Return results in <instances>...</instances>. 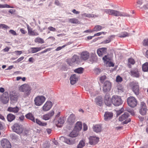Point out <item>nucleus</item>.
<instances>
[{"label": "nucleus", "instance_id": "f257e3e1", "mask_svg": "<svg viewBox=\"0 0 148 148\" xmlns=\"http://www.w3.org/2000/svg\"><path fill=\"white\" fill-rule=\"evenodd\" d=\"M101 10L106 14L110 15L115 16H130L129 14L123 12H120L116 10L110 9H102Z\"/></svg>", "mask_w": 148, "mask_h": 148}, {"label": "nucleus", "instance_id": "f03ea898", "mask_svg": "<svg viewBox=\"0 0 148 148\" xmlns=\"http://www.w3.org/2000/svg\"><path fill=\"white\" fill-rule=\"evenodd\" d=\"M18 88L19 91L24 93L25 96H28L31 93V88L27 84H25L19 86Z\"/></svg>", "mask_w": 148, "mask_h": 148}, {"label": "nucleus", "instance_id": "7ed1b4c3", "mask_svg": "<svg viewBox=\"0 0 148 148\" xmlns=\"http://www.w3.org/2000/svg\"><path fill=\"white\" fill-rule=\"evenodd\" d=\"M112 103L115 106H119L123 103V101L120 96L114 95L112 97Z\"/></svg>", "mask_w": 148, "mask_h": 148}, {"label": "nucleus", "instance_id": "20e7f679", "mask_svg": "<svg viewBox=\"0 0 148 148\" xmlns=\"http://www.w3.org/2000/svg\"><path fill=\"white\" fill-rule=\"evenodd\" d=\"M12 129L13 131L18 134H21L23 132V128L20 124L16 123L13 125Z\"/></svg>", "mask_w": 148, "mask_h": 148}, {"label": "nucleus", "instance_id": "39448f33", "mask_svg": "<svg viewBox=\"0 0 148 148\" xmlns=\"http://www.w3.org/2000/svg\"><path fill=\"white\" fill-rule=\"evenodd\" d=\"M46 98L43 96H38L35 98L34 101L36 106H40L43 104Z\"/></svg>", "mask_w": 148, "mask_h": 148}, {"label": "nucleus", "instance_id": "423d86ee", "mask_svg": "<svg viewBox=\"0 0 148 148\" xmlns=\"http://www.w3.org/2000/svg\"><path fill=\"white\" fill-rule=\"evenodd\" d=\"M129 116V114L128 113L125 112L119 118V120L121 121H125L122 122L123 124H127L131 121L130 119L128 118Z\"/></svg>", "mask_w": 148, "mask_h": 148}, {"label": "nucleus", "instance_id": "0eeeda50", "mask_svg": "<svg viewBox=\"0 0 148 148\" xmlns=\"http://www.w3.org/2000/svg\"><path fill=\"white\" fill-rule=\"evenodd\" d=\"M127 102L129 106L132 108L136 106L137 103L136 99L133 96H130L127 98Z\"/></svg>", "mask_w": 148, "mask_h": 148}, {"label": "nucleus", "instance_id": "6e6552de", "mask_svg": "<svg viewBox=\"0 0 148 148\" xmlns=\"http://www.w3.org/2000/svg\"><path fill=\"white\" fill-rule=\"evenodd\" d=\"M132 89L135 94L137 95L139 93V87L138 84L136 82H132L131 83Z\"/></svg>", "mask_w": 148, "mask_h": 148}, {"label": "nucleus", "instance_id": "1a4fd4ad", "mask_svg": "<svg viewBox=\"0 0 148 148\" xmlns=\"http://www.w3.org/2000/svg\"><path fill=\"white\" fill-rule=\"evenodd\" d=\"M2 147L3 148H11V145L9 141L6 138H3L1 141Z\"/></svg>", "mask_w": 148, "mask_h": 148}, {"label": "nucleus", "instance_id": "9d476101", "mask_svg": "<svg viewBox=\"0 0 148 148\" xmlns=\"http://www.w3.org/2000/svg\"><path fill=\"white\" fill-rule=\"evenodd\" d=\"M111 84L108 81H105L104 83L103 86V91L104 92H109L111 89Z\"/></svg>", "mask_w": 148, "mask_h": 148}, {"label": "nucleus", "instance_id": "9b49d317", "mask_svg": "<svg viewBox=\"0 0 148 148\" xmlns=\"http://www.w3.org/2000/svg\"><path fill=\"white\" fill-rule=\"evenodd\" d=\"M52 103L50 101H47L42 106V108L43 111H47L49 110L52 106Z\"/></svg>", "mask_w": 148, "mask_h": 148}, {"label": "nucleus", "instance_id": "f8f14e48", "mask_svg": "<svg viewBox=\"0 0 148 148\" xmlns=\"http://www.w3.org/2000/svg\"><path fill=\"white\" fill-rule=\"evenodd\" d=\"M9 100V98L8 92H5L1 97V101L3 103L6 104L8 102Z\"/></svg>", "mask_w": 148, "mask_h": 148}, {"label": "nucleus", "instance_id": "ddd939ff", "mask_svg": "<svg viewBox=\"0 0 148 148\" xmlns=\"http://www.w3.org/2000/svg\"><path fill=\"white\" fill-rule=\"evenodd\" d=\"M99 138L94 136H90L89 138V143L91 145L97 144L99 141Z\"/></svg>", "mask_w": 148, "mask_h": 148}, {"label": "nucleus", "instance_id": "4468645a", "mask_svg": "<svg viewBox=\"0 0 148 148\" xmlns=\"http://www.w3.org/2000/svg\"><path fill=\"white\" fill-rule=\"evenodd\" d=\"M10 97L11 100L14 101H16L18 99V94L14 91H12L10 92Z\"/></svg>", "mask_w": 148, "mask_h": 148}, {"label": "nucleus", "instance_id": "2eb2a0df", "mask_svg": "<svg viewBox=\"0 0 148 148\" xmlns=\"http://www.w3.org/2000/svg\"><path fill=\"white\" fill-rule=\"evenodd\" d=\"M107 49L106 47H102L98 49L97 51V54L99 56H102L107 53Z\"/></svg>", "mask_w": 148, "mask_h": 148}, {"label": "nucleus", "instance_id": "dca6fc26", "mask_svg": "<svg viewBox=\"0 0 148 148\" xmlns=\"http://www.w3.org/2000/svg\"><path fill=\"white\" fill-rule=\"evenodd\" d=\"M90 53L87 51L82 52L81 54V58L84 60L88 59L90 57Z\"/></svg>", "mask_w": 148, "mask_h": 148}, {"label": "nucleus", "instance_id": "f3484780", "mask_svg": "<svg viewBox=\"0 0 148 148\" xmlns=\"http://www.w3.org/2000/svg\"><path fill=\"white\" fill-rule=\"evenodd\" d=\"M27 27L28 33L29 35L33 36H37L39 35V34L37 32H35L34 30H32V29L29 27V25L27 24Z\"/></svg>", "mask_w": 148, "mask_h": 148}, {"label": "nucleus", "instance_id": "a211bd4d", "mask_svg": "<svg viewBox=\"0 0 148 148\" xmlns=\"http://www.w3.org/2000/svg\"><path fill=\"white\" fill-rule=\"evenodd\" d=\"M67 60L68 62L71 61L70 62L69 64L70 65H71V64L73 63L74 62L76 64H78L79 62V58L78 56L76 55L73 56L71 60Z\"/></svg>", "mask_w": 148, "mask_h": 148}, {"label": "nucleus", "instance_id": "6ab92c4d", "mask_svg": "<svg viewBox=\"0 0 148 148\" xmlns=\"http://www.w3.org/2000/svg\"><path fill=\"white\" fill-rule=\"evenodd\" d=\"M104 102L107 106H110L112 103V99L111 100L109 95L106 94L105 96Z\"/></svg>", "mask_w": 148, "mask_h": 148}, {"label": "nucleus", "instance_id": "aec40b11", "mask_svg": "<svg viewBox=\"0 0 148 148\" xmlns=\"http://www.w3.org/2000/svg\"><path fill=\"white\" fill-rule=\"evenodd\" d=\"M71 84L73 85L75 84L78 80V78L75 74L71 75L70 77Z\"/></svg>", "mask_w": 148, "mask_h": 148}, {"label": "nucleus", "instance_id": "412c9836", "mask_svg": "<svg viewBox=\"0 0 148 148\" xmlns=\"http://www.w3.org/2000/svg\"><path fill=\"white\" fill-rule=\"evenodd\" d=\"M113 116V114L111 112H106L104 115V120L107 121L111 119Z\"/></svg>", "mask_w": 148, "mask_h": 148}, {"label": "nucleus", "instance_id": "4be33fe9", "mask_svg": "<svg viewBox=\"0 0 148 148\" xmlns=\"http://www.w3.org/2000/svg\"><path fill=\"white\" fill-rule=\"evenodd\" d=\"M81 16L82 18L88 17V18H96L98 17L97 15H94L92 14L84 13L81 14Z\"/></svg>", "mask_w": 148, "mask_h": 148}, {"label": "nucleus", "instance_id": "5701e85b", "mask_svg": "<svg viewBox=\"0 0 148 148\" xmlns=\"http://www.w3.org/2000/svg\"><path fill=\"white\" fill-rule=\"evenodd\" d=\"M19 108L17 106H16L14 107H10L8 108V111L14 113H18L19 110Z\"/></svg>", "mask_w": 148, "mask_h": 148}, {"label": "nucleus", "instance_id": "b1692460", "mask_svg": "<svg viewBox=\"0 0 148 148\" xmlns=\"http://www.w3.org/2000/svg\"><path fill=\"white\" fill-rule=\"evenodd\" d=\"M93 129L94 132L98 133L100 132L102 130L101 125L100 124H97L93 126Z\"/></svg>", "mask_w": 148, "mask_h": 148}, {"label": "nucleus", "instance_id": "393cba45", "mask_svg": "<svg viewBox=\"0 0 148 148\" xmlns=\"http://www.w3.org/2000/svg\"><path fill=\"white\" fill-rule=\"evenodd\" d=\"M26 118L31 120L32 122L35 123V118L34 115L31 113H28L25 115Z\"/></svg>", "mask_w": 148, "mask_h": 148}, {"label": "nucleus", "instance_id": "a878e982", "mask_svg": "<svg viewBox=\"0 0 148 148\" xmlns=\"http://www.w3.org/2000/svg\"><path fill=\"white\" fill-rule=\"evenodd\" d=\"M64 123V121L63 118L62 117H60L56 123V125L58 127H61Z\"/></svg>", "mask_w": 148, "mask_h": 148}, {"label": "nucleus", "instance_id": "bb28decb", "mask_svg": "<svg viewBox=\"0 0 148 148\" xmlns=\"http://www.w3.org/2000/svg\"><path fill=\"white\" fill-rule=\"evenodd\" d=\"M131 75L133 77H138L140 76V74L138 71L136 69L131 71H130Z\"/></svg>", "mask_w": 148, "mask_h": 148}, {"label": "nucleus", "instance_id": "cd10ccee", "mask_svg": "<svg viewBox=\"0 0 148 148\" xmlns=\"http://www.w3.org/2000/svg\"><path fill=\"white\" fill-rule=\"evenodd\" d=\"M75 115L73 114H71L69 116L68 121L71 124L73 123L75 121Z\"/></svg>", "mask_w": 148, "mask_h": 148}, {"label": "nucleus", "instance_id": "c85d7f7f", "mask_svg": "<svg viewBox=\"0 0 148 148\" xmlns=\"http://www.w3.org/2000/svg\"><path fill=\"white\" fill-rule=\"evenodd\" d=\"M95 102L97 105L101 106L102 103V97L99 96L97 97L95 99Z\"/></svg>", "mask_w": 148, "mask_h": 148}, {"label": "nucleus", "instance_id": "c756f323", "mask_svg": "<svg viewBox=\"0 0 148 148\" xmlns=\"http://www.w3.org/2000/svg\"><path fill=\"white\" fill-rule=\"evenodd\" d=\"M82 128V123L81 122H77L76 123L75 127V130L79 131L81 130Z\"/></svg>", "mask_w": 148, "mask_h": 148}, {"label": "nucleus", "instance_id": "7c9ffc66", "mask_svg": "<svg viewBox=\"0 0 148 148\" xmlns=\"http://www.w3.org/2000/svg\"><path fill=\"white\" fill-rule=\"evenodd\" d=\"M16 118V116L10 113L7 115V118L8 121L9 122H11L14 120Z\"/></svg>", "mask_w": 148, "mask_h": 148}, {"label": "nucleus", "instance_id": "2f4dec72", "mask_svg": "<svg viewBox=\"0 0 148 148\" xmlns=\"http://www.w3.org/2000/svg\"><path fill=\"white\" fill-rule=\"evenodd\" d=\"M34 41L36 43L41 44L44 43V41L43 39L39 37H37L35 38Z\"/></svg>", "mask_w": 148, "mask_h": 148}, {"label": "nucleus", "instance_id": "473e14b6", "mask_svg": "<svg viewBox=\"0 0 148 148\" xmlns=\"http://www.w3.org/2000/svg\"><path fill=\"white\" fill-rule=\"evenodd\" d=\"M77 131L75 130L74 129L69 134L70 136L72 137H75L77 136L78 135Z\"/></svg>", "mask_w": 148, "mask_h": 148}, {"label": "nucleus", "instance_id": "72a5a7b5", "mask_svg": "<svg viewBox=\"0 0 148 148\" xmlns=\"http://www.w3.org/2000/svg\"><path fill=\"white\" fill-rule=\"evenodd\" d=\"M147 108H141L139 110V112L142 115H145L147 113Z\"/></svg>", "mask_w": 148, "mask_h": 148}, {"label": "nucleus", "instance_id": "f704fd0d", "mask_svg": "<svg viewBox=\"0 0 148 148\" xmlns=\"http://www.w3.org/2000/svg\"><path fill=\"white\" fill-rule=\"evenodd\" d=\"M104 27H102L100 25L95 26L93 28V32H98L101 30Z\"/></svg>", "mask_w": 148, "mask_h": 148}, {"label": "nucleus", "instance_id": "c9c22d12", "mask_svg": "<svg viewBox=\"0 0 148 148\" xmlns=\"http://www.w3.org/2000/svg\"><path fill=\"white\" fill-rule=\"evenodd\" d=\"M114 37V36L112 35L108 38L106 40L103 41V43L104 44L109 43L111 41V40L113 39Z\"/></svg>", "mask_w": 148, "mask_h": 148}, {"label": "nucleus", "instance_id": "e433bc0d", "mask_svg": "<svg viewBox=\"0 0 148 148\" xmlns=\"http://www.w3.org/2000/svg\"><path fill=\"white\" fill-rule=\"evenodd\" d=\"M69 21L72 24H78L79 23L78 19L75 18L69 19Z\"/></svg>", "mask_w": 148, "mask_h": 148}, {"label": "nucleus", "instance_id": "4c0bfd02", "mask_svg": "<svg viewBox=\"0 0 148 148\" xmlns=\"http://www.w3.org/2000/svg\"><path fill=\"white\" fill-rule=\"evenodd\" d=\"M35 123L40 126H44L47 125L46 123H42L38 119H35Z\"/></svg>", "mask_w": 148, "mask_h": 148}, {"label": "nucleus", "instance_id": "58836bf2", "mask_svg": "<svg viewBox=\"0 0 148 148\" xmlns=\"http://www.w3.org/2000/svg\"><path fill=\"white\" fill-rule=\"evenodd\" d=\"M85 145V142L83 140H81L78 145L77 148H82Z\"/></svg>", "mask_w": 148, "mask_h": 148}, {"label": "nucleus", "instance_id": "ea45409f", "mask_svg": "<svg viewBox=\"0 0 148 148\" xmlns=\"http://www.w3.org/2000/svg\"><path fill=\"white\" fill-rule=\"evenodd\" d=\"M142 70L144 72L148 71V63L146 62L142 66Z\"/></svg>", "mask_w": 148, "mask_h": 148}, {"label": "nucleus", "instance_id": "a19ab883", "mask_svg": "<svg viewBox=\"0 0 148 148\" xmlns=\"http://www.w3.org/2000/svg\"><path fill=\"white\" fill-rule=\"evenodd\" d=\"M64 142L70 145H72L74 143V141L66 138H64Z\"/></svg>", "mask_w": 148, "mask_h": 148}, {"label": "nucleus", "instance_id": "79ce46f5", "mask_svg": "<svg viewBox=\"0 0 148 148\" xmlns=\"http://www.w3.org/2000/svg\"><path fill=\"white\" fill-rule=\"evenodd\" d=\"M84 71V69L82 67H80L77 69H75L74 71L76 73L79 74H82L83 73Z\"/></svg>", "mask_w": 148, "mask_h": 148}, {"label": "nucleus", "instance_id": "37998d69", "mask_svg": "<svg viewBox=\"0 0 148 148\" xmlns=\"http://www.w3.org/2000/svg\"><path fill=\"white\" fill-rule=\"evenodd\" d=\"M118 91L119 94H120L124 91L123 87L121 85H119L117 86Z\"/></svg>", "mask_w": 148, "mask_h": 148}, {"label": "nucleus", "instance_id": "c03bdc74", "mask_svg": "<svg viewBox=\"0 0 148 148\" xmlns=\"http://www.w3.org/2000/svg\"><path fill=\"white\" fill-rule=\"evenodd\" d=\"M71 42H68L66 44L64 45L62 47H57L56 49V51H58L60 50H61L62 49L64 48L66 46H67L68 45H69L71 44Z\"/></svg>", "mask_w": 148, "mask_h": 148}, {"label": "nucleus", "instance_id": "a18cd8bd", "mask_svg": "<svg viewBox=\"0 0 148 148\" xmlns=\"http://www.w3.org/2000/svg\"><path fill=\"white\" fill-rule=\"evenodd\" d=\"M129 36V34L126 32H121L119 34V37L121 38Z\"/></svg>", "mask_w": 148, "mask_h": 148}, {"label": "nucleus", "instance_id": "49530a36", "mask_svg": "<svg viewBox=\"0 0 148 148\" xmlns=\"http://www.w3.org/2000/svg\"><path fill=\"white\" fill-rule=\"evenodd\" d=\"M105 64L107 66H108L109 67H113L114 66V64L111 62H109L108 61L106 62Z\"/></svg>", "mask_w": 148, "mask_h": 148}, {"label": "nucleus", "instance_id": "de8ad7c7", "mask_svg": "<svg viewBox=\"0 0 148 148\" xmlns=\"http://www.w3.org/2000/svg\"><path fill=\"white\" fill-rule=\"evenodd\" d=\"M10 27H9L4 24H1L0 25V29H8Z\"/></svg>", "mask_w": 148, "mask_h": 148}, {"label": "nucleus", "instance_id": "09e8293b", "mask_svg": "<svg viewBox=\"0 0 148 148\" xmlns=\"http://www.w3.org/2000/svg\"><path fill=\"white\" fill-rule=\"evenodd\" d=\"M50 118L47 114L43 115L42 117V119L45 120H48Z\"/></svg>", "mask_w": 148, "mask_h": 148}, {"label": "nucleus", "instance_id": "8fccbe9b", "mask_svg": "<svg viewBox=\"0 0 148 148\" xmlns=\"http://www.w3.org/2000/svg\"><path fill=\"white\" fill-rule=\"evenodd\" d=\"M55 112L53 110H51L47 114L49 116V117L51 118L52 117L54 114Z\"/></svg>", "mask_w": 148, "mask_h": 148}, {"label": "nucleus", "instance_id": "3c124183", "mask_svg": "<svg viewBox=\"0 0 148 148\" xmlns=\"http://www.w3.org/2000/svg\"><path fill=\"white\" fill-rule=\"evenodd\" d=\"M91 57L93 60H95L97 59V56L95 53H91L90 54Z\"/></svg>", "mask_w": 148, "mask_h": 148}, {"label": "nucleus", "instance_id": "603ef678", "mask_svg": "<svg viewBox=\"0 0 148 148\" xmlns=\"http://www.w3.org/2000/svg\"><path fill=\"white\" fill-rule=\"evenodd\" d=\"M124 111V109L122 107L120 110H118L117 112V115H119L121 114Z\"/></svg>", "mask_w": 148, "mask_h": 148}, {"label": "nucleus", "instance_id": "864d4df0", "mask_svg": "<svg viewBox=\"0 0 148 148\" xmlns=\"http://www.w3.org/2000/svg\"><path fill=\"white\" fill-rule=\"evenodd\" d=\"M128 62L132 64H134L135 63L134 60L132 58H130L128 59Z\"/></svg>", "mask_w": 148, "mask_h": 148}, {"label": "nucleus", "instance_id": "5fc2aeb1", "mask_svg": "<svg viewBox=\"0 0 148 148\" xmlns=\"http://www.w3.org/2000/svg\"><path fill=\"white\" fill-rule=\"evenodd\" d=\"M106 78V76L105 75H103L100 77L99 79L101 82L103 83Z\"/></svg>", "mask_w": 148, "mask_h": 148}, {"label": "nucleus", "instance_id": "6e6d98bb", "mask_svg": "<svg viewBox=\"0 0 148 148\" xmlns=\"http://www.w3.org/2000/svg\"><path fill=\"white\" fill-rule=\"evenodd\" d=\"M143 45L144 46H148V39L144 40L143 42Z\"/></svg>", "mask_w": 148, "mask_h": 148}, {"label": "nucleus", "instance_id": "4d7b16f0", "mask_svg": "<svg viewBox=\"0 0 148 148\" xmlns=\"http://www.w3.org/2000/svg\"><path fill=\"white\" fill-rule=\"evenodd\" d=\"M116 80L117 82H121L122 81V78L119 76H118L116 77Z\"/></svg>", "mask_w": 148, "mask_h": 148}, {"label": "nucleus", "instance_id": "13d9d810", "mask_svg": "<svg viewBox=\"0 0 148 148\" xmlns=\"http://www.w3.org/2000/svg\"><path fill=\"white\" fill-rule=\"evenodd\" d=\"M43 148H49L50 146V144L48 143H45L43 145Z\"/></svg>", "mask_w": 148, "mask_h": 148}, {"label": "nucleus", "instance_id": "bf43d9fd", "mask_svg": "<svg viewBox=\"0 0 148 148\" xmlns=\"http://www.w3.org/2000/svg\"><path fill=\"white\" fill-rule=\"evenodd\" d=\"M48 29L50 31L52 32H56V28L52 27L50 26L48 28Z\"/></svg>", "mask_w": 148, "mask_h": 148}, {"label": "nucleus", "instance_id": "052dcab7", "mask_svg": "<svg viewBox=\"0 0 148 148\" xmlns=\"http://www.w3.org/2000/svg\"><path fill=\"white\" fill-rule=\"evenodd\" d=\"M103 60L105 63H106V62L109 60V59L108 58L106 55H105L104 56L103 58Z\"/></svg>", "mask_w": 148, "mask_h": 148}, {"label": "nucleus", "instance_id": "680f3d73", "mask_svg": "<svg viewBox=\"0 0 148 148\" xmlns=\"http://www.w3.org/2000/svg\"><path fill=\"white\" fill-rule=\"evenodd\" d=\"M24 57L23 56H22L20 58H18L17 60L16 61H15V62H15L16 63H18L19 62H20V61H21L22 60H23V59H24Z\"/></svg>", "mask_w": 148, "mask_h": 148}, {"label": "nucleus", "instance_id": "e2e57ef3", "mask_svg": "<svg viewBox=\"0 0 148 148\" xmlns=\"http://www.w3.org/2000/svg\"><path fill=\"white\" fill-rule=\"evenodd\" d=\"M50 50V49H46L45 50H44L43 51H42V52H41L40 53L36 54H35V55H37V56H38L39 55V53H46L47 52V51H49Z\"/></svg>", "mask_w": 148, "mask_h": 148}, {"label": "nucleus", "instance_id": "0e129e2a", "mask_svg": "<svg viewBox=\"0 0 148 148\" xmlns=\"http://www.w3.org/2000/svg\"><path fill=\"white\" fill-rule=\"evenodd\" d=\"M9 32L11 34L14 36L17 35L16 33L14 30L12 29L10 30L9 31Z\"/></svg>", "mask_w": 148, "mask_h": 148}, {"label": "nucleus", "instance_id": "69168bd1", "mask_svg": "<svg viewBox=\"0 0 148 148\" xmlns=\"http://www.w3.org/2000/svg\"><path fill=\"white\" fill-rule=\"evenodd\" d=\"M17 55H19L21 54L22 53V51H16L14 52Z\"/></svg>", "mask_w": 148, "mask_h": 148}, {"label": "nucleus", "instance_id": "338daca9", "mask_svg": "<svg viewBox=\"0 0 148 148\" xmlns=\"http://www.w3.org/2000/svg\"><path fill=\"white\" fill-rule=\"evenodd\" d=\"M31 50L32 53H35L37 52L35 47H32L31 48Z\"/></svg>", "mask_w": 148, "mask_h": 148}, {"label": "nucleus", "instance_id": "774afa93", "mask_svg": "<svg viewBox=\"0 0 148 148\" xmlns=\"http://www.w3.org/2000/svg\"><path fill=\"white\" fill-rule=\"evenodd\" d=\"M95 72L96 74H99L101 72V70L97 68L95 69Z\"/></svg>", "mask_w": 148, "mask_h": 148}]
</instances>
